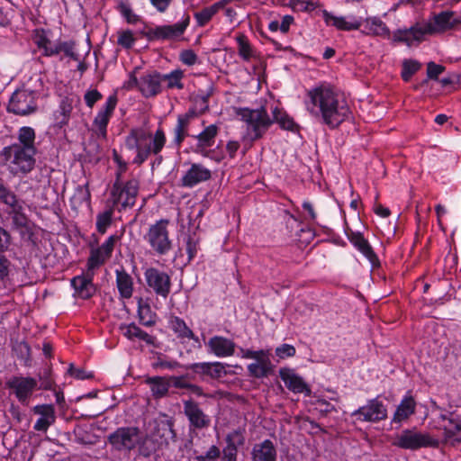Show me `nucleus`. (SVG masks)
Listing matches in <instances>:
<instances>
[{"mask_svg": "<svg viewBox=\"0 0 461 461\" xmlns=\"http://www.w3.org/2000/svg\"><path fill=\"white\" fill-rule=\"evenodd\" d=\"M116 286L119 294L123 299H129L133 294L132 277L126 272L123 267L115 270Z\"/></svg>", "mask_w": 461, "mask_h": 461, "instance_id": "72a5a7b5", "label": "nucleus"}, {"mask_svg": "<svg viewBox=\"0 0 461 461\" xmlns=\"http://www.w3.org/2000/svg\"><path fill=\"white\" fill-rule=\"evenodd\" d=\"M212 94V87L207 93L195 97V104L199 106L200 113H204L209 110V98Z\"/></svg>", "mask_w": 461, "mask_h": 461, "instance_id": "bf43d9fd", "label": "nucleus"}, {"mask_svg": "<svg viewBox=\"0 0 461 461\" xmlns=\"http://www.w3.org/2000/svg\"><path fill=\"white\" fill-rule=\"evenodd\" d=\"M184 413L187 417L190 426L203 429L210 426L211 420L199 406V403L193 401H184Z\"/></svg>", "mask_w": 461, "mask_h": 461, "instance_id": "6ab92c4d", "label": "nucleus"}, {"mask_svg": "<svg viewBox=\"0 0 461 461\" xmlns=\"http://www.w3.org/2000/svg\"><path fill=\"white\" fill-rule=\"evenodd\" d=\"M136 39L131 30L118 32L117 43L124 49H131Z\"/></svg>", "mask_w": 461, "mask_h": 461, "instance_id": "5fc2aeb1", "label": "nucleus"}, {"mask_svg": "<svg viewBox=\"0 0 461 461\" xmlns=\"http://www.w3.org/2000/svg\"><path fill=\"white\" fill-rule=\"evenodd\" d=\"M148 287L157 295L167 298L171 291V278L169 275L156 267H149L144 272Z\"/></svg>", "mask_w": 461, "mask_h": 461, "instance_id": "ddd939ff", "label": "nucleus"}, {"mask_svg": "<svg viewBox=\"0 0 461 461\" xmlns=\"http://www.w3.org/2000/svg\"><path fill=\"white\" fill-rule=\"evenodd\" d=\"M120 12L128 23L134 24L140 20L139 16L133 13L128 5L121 4Z\"/></svg>", "mask_w": 461, "mask_h": 461, "instance_id": "0e129e2a", "label": "nucleus"}, {"mask_svg": "<svg viewBox=\"0 0 461 461\" xmlns=\"http://www.w3.org/2000/svg\"><path fill=\"white\" fill-rule=\"evenodd\" d=\"M168 327L181 341L194 340L195 343H199L198 337L182 318L171 316L168 320Z\"/></svg>", "mask_w": 461, "mask_h": 461, "instance_id": "c756f323", "label": "nucleus"}, {"mask_svg": "<svg viewBox=\"0 0 461 461\" xmlns=\"http://www.w3.org/2000/svg\"><path fill=\"white\" fill-rule=\"evenodd\" d=\"M185 77L184 71L182 69H174L169 73L167 74H161L160 73V79H161V85L163 86V89L167 90H172V89H177L182 90L184 89V83L183 78Z\"/></svg>", "mask_w": 461, "mask_h": 461, "instance_id": "f704fd0d", "label": "nucleus"}, {"mask_svg": "<svg viewBox=\"0 0 461 461\" xmlns=\"http://www.w3.org/2000/svg\"><path fill=\"white\" fill-rule=\"evenodd\" d=\"M91 201V193L89 190L88 183L77 185L73 196L71 197V203L75 207H79L84 203L89 204Z\"/></svg>", "mask_w": 461, "mask_h": 461, "instance_id": "c03bdc74", "label": "nucleus"}, {"mask_svg": "<svg viewBox=\"0 0 461 461\" xmlns=\"http://www.w3.org/2000/svg\"><path fill=\"white\" fill-rule=\"evenodd\" d=\"M393 445L402 449L417 450L422 447H438V439L416 428L405 429L397 434Z\"/></svg>", "mask_w": 461, "mask_h": 461, "instance_id": "6e6552de", "label": "nucleus"}, {"mask_svg": "<svg viewBox=\"0 0 461 461\" xmlns=\"http://www.w3.org/2000/svg\"><path fill=\"white\" fill-rule=\"evenodd\" d=\"M219 133V127L216 124L206 126L199 134L192 135L197 140L195 151L203 157H212L210 148L215 143Z\"/></svg>", "mask_w": 461, "mask_h": 461, "instance_id": "aec40b11", "label": "nucleus"}, {"mask_svg": "<svg viewBox=\"0 0 461 461\" xmlns=\"http://www.w3.org/2000/svg\"><path fill=\"white\" fill-rule=\"evenodd\" d=\"M187 369L200 375L202 380L206 377L218 379L225 373L224 365L221 362L194 363L188 366Z\"/></svg>", "mask_w": 461, "mask_h": 461, "instance_id": "a878e982", "label": "nucleus"}, {"mask_svg": "<svg viewBox=\"0 0 461 461\" xmlns=\"http://www.w3.org/2000/svg\"><path fill=\"white\" fill-rule=\"evenodd\" d=\"M235 113L247 123L248 132L253 140L262 138L273 124V120L264 106L258 109L236 108Z\"/></svg>", "mask_w": 461, "mask_h": 461, "instance_id": "39448f33", "label": "nucleus"}, {"mask_svg": "<svg viewBox=\"0 0 461 461\" xmlns=\"http://www.w3.org/2000/svg\"><path fill=\"white\" fill-rule=\"evenodd\" d=\"M249 375L254 378L267 377L273 372L271 362H254L247 366Z\"/></svg>", "mask_w": 461, "mask_h": 461, "instance_id": "79ce46f5", "label": "nucleus"}, {"mask_svg": "<svg viewBox=\"0 0 461 461\" xmlns=\"http://www.w3.org/2000/svg\"><path fill=\"white\" fill-rule=\"evenodd\" d=\"M113 210L109 209L96 216V230L99 233L104 234L107 228L112 224Z\"/></svg>", "mask_w": 461, "mask_h": 461, "instance_id": "864d4df0", "label": "nucleus"}, {"mask_svg": "<svg viewBox=\"0 0 461 461\" xmlns=\"http://www.w3.org/2000/svg\"><path fill=\"white\" fill-rule=\"evenodd\" d=\"M317 5L312 1L304 0H293L291 7L295 12H306L310 13L316 8Z\"/></svg>", "mask_w": 461, "mask_h": 461, "instance_id": "6e6d98bb", "label": "nucleus"}, {"mask_svg": "<svg viewBox=\"0 0 461 461\" xmlns=\"http://www.w3.org/2000/svg\"><path fill=\"white\" fill-rule=\"evenodd\" d=\"M32 411L41 417L36 420L33 429L36 431L46 432L55 423V408L52 404H39L33 407Z\"/></svg>", "mask_w": 461, "mask_h": 461, "instance_id": "cd10ccee", "label": "nucleus"}, {"mask_svg": "<svg viewBox=\"0 0 461 461\" xmlns=\"http://www.w3.org/2000/svg\"><path fill=\"white\" fill-rule=\"evenodd\" d=\"M118 98L116 95H111L107 97L105 104L97 113L94 119L93 126L102 138H106L107 125L117 105Z\"/></svg>", "mask_w": 461, "mask_h": 461, "instance_id": "f3484780", "label": "nucleus"}, {"mask_svg": "<svg viewBox=\"0 0 461 461\" xmlns=\"http://www.w3.org/2000/svg\"><path fill=\"white\" fill-rule=\"evenodd\" d=\"M166 142L167 137L162 128H158L154 134L143 128H134L125 138L126 148L136 151L132 163L138 166L142 165L151 154L158 155Z\"/></svg>", "mask_w": 461, "mask_h": 461, "instance_id": "f03ea898", "label": "nucleus"}, {"mask_svg": "<svg viewBox=\"0 0 461 461\" xmlns=\"http://www.w3.org/2000/svg\"><path fill=\"white\" fill-rule=\"evenodd\" d=\"M151 308L147 302L140 297L138 299V315L140 318V321L142 325L146 327H151L155 324V321L152 320L150 316Z\"/></svg>", "mask_w": 461, "mask_h": 461, "instance_id": "de8ad7c7", "label": "nucleus"}, {"mask_svg": "<svg viewBox=\"0 0 461 461\" xmlns=\"http://www.w3.org/2000/svg\"><path fill=\"white\" fill-rule=\"evenodd\" d=\"M168 219H160L149 226L144 235L145 241L151 250L158 256L167 255L173 247L172 240L169 237Z\"/></svg>", "mask_w": 461, "mask_h": 461, "instance_id": "423d86ee", "label": "nucleus"}, {"mask_svg": "<svg viewBox=\"0 0 461 461\" xmlns=\"http://www.w3.org/2000/svg\"><path fill=\"white\" fill-rule=\"evenodd\" d=\"M73 110V99L70 97H64L59 105V109L55 112V122L59 128H62L69 122L71 113Z\"/></svg>", "mask_w": 461, "mask_h": 461, "instance_id": "c9c22d12", "label": "nucleus"}, {"mask_svg": "<svg viewBox=\"0 0 461 461\" xmlns=\"http://www.w3.org/2000/svg\"><path fill=\"white\" fill-rule=\"evenodd\" d=\"M366 34L387 38L390 36V30L387 25L376 16L368 17L365 22Z\"/></svg>", "mask_w": 461, "mask_h": 461, "instance_id": "4c0bfd02", "label": "nucleus"}, {"mask_svg": "<svg viewBox=\"0 0 461 461\" xmlns=\"http://www.w3.org/2000/svg\"><path fill=\"white\" fill-rule=\"evenodd\" d=\"M439 427L444 431V440L453 446L461 444V418L455 412L439 416Z\"/></svg>", "mask_w": 461, "mask_h": 461, "instance_id": "dca6fc26", "label": "nucleus"}, {"mask_svg": "<svg viewBox=\"0 0 461 461\" xmlns=\"http://www.w3.org/2000/svg\"><path fill=\"white\" fill-rule=\"evenodd\" d=\"M11 269V261L3 253H0V282L5 283L9 279Z\"/></svg>", "mask_w": 461, "mask_h": 461, "instance_id": "4d7b16f0", "label": "nucleus"}, {"mask_svg": "<svg viewBox=\"0 0 461 461\" xmlns=\"http://www.w3.org/2000/svg\"><path fill=\"white\" fill-rule=\"evenodd\" d=\"M13 350L22 359L28 358L31 355V348L25 341L16 342L13 347Z\"/></svg>", "mask_w": 461, "mask_h": 461, "instance_id": "680f3d73", "label": "nucleus"}, {"mask_svg": "<svg viewBox=\"0 0 461 461\" xmlns=\"http://www.w3.org/2000/svg\"><path fill=\"white\" fill-rule=\"evenodd\" d=\"M120 329L123 331V335L130 340L138 339L140 340L145 341L148 345L154 344L155 338L142 330L133 322L130 324H123L120 327Z\"/></svg>", "mask_w": 461, "mask_h": 461, "instance_id": "e433bc0d", "label": "nucleus"}, {"mask_svg": "<svg viewBox=\"0 0 461 461\" xmlns=\"http://www.w3.org/2000/svg\"><path fill=\"white\" fill-rule=\"evenodd\" d=\"M295 348L290 344H282L276 348V355L281 359L292 357L295 355Z\"/></svg>", "mask_w": 461, "mask_h": 461, "instance_id": "052dcab7", "label": "nucleus"}, {"mask_svg": "<svg viewBox=\"0 0 461 461\" xmlns=\"http://www.w3.org/2000/svg\"><path fill=\"white\" fill-rule=\"evenodd\" d=\"M308 112L330 129L338 128L349 118L350 109L332 87L321 85L309 91Z\"/></svg>", "mask_w": 461, "mask_h": 461, "instance_id": "f257e3e1", "label": "nucleus"}, {"mask_svg": "<svg viewBox=\"0 0 461 461\" xmlns=\"http://www.w3.org/2000/svg\"><path fill=\"white\" fill-rule=\"evenodd\" d=\"M163 91L160 73L157 70L149 71L140 77V92L146 98L157 96Z\"/></svg>", "mask_w": 461, "mask_h": 461, "instance_id": "412c9836", "label": "nucleus"}, {"mask_svg": "<svg viewBox=\"0 0 461 461\" xmlns=\"http://www.w3.org/2000/svg\"><path fill=\"white\" fill-rule=\"evenodd\" d=\"M107 442L113 451L130 454L140 442V430L138 427H120L107 436Z\"/></svg>", "mask_w": 461, "mask_h": 461, "instance_id": "0eeeda50", "label": "nucleus"}, {"mask_svg": "<svg viewBox=\"0 0 461 461\" xmlns=\"http://www.w3.org/2000/svg\"><path fill=\"white\" fill-rule=\"evenodd\" d=\"M244 431L240 429L227 434L226 446L221 450L217 446L212 445L208 450L196 456V461H238V449L245 444Z\"/></svg>", "mask_w": 461, "mask_h": 461, "instance_id": "20e7f679", "label": "nucleus"}, {"mask_svg": "<svg viewBox=\"0 0 461 461\" xmlns=\"http://www.w3.org/2000/svg\"><path fill=\"white\" fill-rule=\"evenodd\" d=\"M12 244V236L5 229L0 226V253L6 252Z\"/></svg>", "mask_w": 461, "mask_h": 461, "instance_id": "69168bd1", "label": "nucleus"}, {"mask_svg": "<svg viewBox=\"0 0 461 461\" xmlns=\"http://www.w3.org/2000/svg\"><path fill=\"white\" fill-rule=\"evenodd\" d=\"M38 95L37 90L17 89L9 100L7 111L20 116L32 114L37 111Z\"/></svg>", "mask_w": 461, "mask_h": 461, "instance_id": "1a4fd4ad", "label": "nucleus"}, {"mask_svg": "<svg viewBox=\"0 0 461 461\" xmlns=\"http://www.w3.org/2000/svg\"><path fill=\"white\" fill-rule=\"evenodd\" d=\"M236 40L239 47V55L243 60L249 61L255 57V51L244 34H240Z\"/></svg>", "mask_w": 461, "mask_h": 461, "instance_id": "09e8293b", "label": "nucleus"}, {"mask_svg": "<svg viewBox=\"0 0 461 461\" xmlns=\"http://www.w3.org/2000/svg\"><path fill=\"white\" fill-rule=\"evenodd\" d=\"M61 52L73 60H79V56L75 51V42L72 41H61Z\"/></svg>", "mask_w": 461, "mask_h": 461, "instance_id": "774afa93", "label": "nucleus"}, {"mask_svg": "<svg viewBox=\"0 0 461 461\" xmlns=\"http://www.w3.org/2000/svg\"><path fill=\"white\" fill-rule=\"evenodd\" d=\"M348 240L372 263L378 261L377 256L373 250L368 240L359 231L350 230L347 233Z\"/></svg>", "mask_w": 461, "mask_h": 461, "instance_id": "7c9ffc66", "label": "nucleus"}, {"mask_svg": "<svg viewBox=\"0 0 461 461\" xmlns=\"http://www.w3.org/2000/svg\"><path fill=\"white\" fill-rule=\"evenodd\" d=\"M18 140L19 143L16 144L21 148L30 149L36 152V148L34 146L35 131L32 128L27 126L22 127L18 131Z\"/></svg>", "mask_w": 461, "mask_h": 461, "instance_id": "37998d69", "label": "nucleus"}, {"mask_svg": "<svg viewBox=\"0 0 461 461\" xmlns=\"http://www.w3.org/2000/svg\"><path fill=\"white\" fill-rule=\"evenodd\" d=\"M94 271L87 270L86 275L77 276L71 279V285L76 294L83 299H90L96 292L95 285L93 283Z\"/></svg>", "mask_w": 461, "mask_h": 461, "instance_id": "5701e85b", "label": "nucleus"}, {"mask_svg": "<svg viewBox=\"0 0 461 461\" xmlns=\"http://www.w3.org/2000/svg\"><path fill=\"white\" fill-rule=\"evenodd\" d=\"M190 24V15L185 14L180 22L170 25H159L148 28L145 37L150 41H173L183 36Z\"/></svg>", "mask_w": 461, "mask_h": 461, "instance_id": "9b49d317", "label": "nucleus"}, {"mask_svg": "<svg viewBox=\"0 0 461 461\" xmlns=\"http://www.w3.org/2000/svg\"><path fill=\"white\" fill-rule=\"evenodd\" d=\"M423 25L415 24L409 29H399L393 32V40L395 42L411 46L414 41L421 42L426 35Z\"/></svg>", "mask_w": 461, "mask_h": 461, "instance_id": "bb28decb", "label": "nucleus"}, {"mask_svg": "<svg viewBox=\"0 0 461 461\" xmlns=\"http://www.w3.org/2000/svg\"><path fill=\"white\" fill-rule=\"evenodd\" d=\"M118 240L117 235H111L101 246L90 249V255L86 262L89 272L103 266L112 257L114 245Z\"/></svg>", "mask_w": 461, "mask_h": 461, "instance_id": "2eb2a0df", "label": "nucleus"}, {"mask_svg": "<svg viewBox=\"0 0 461 461\" xmlns=\"http://www.w3.org/2000/svg\"><path fill=\"white\" fill-rule=\"evenodd\" d=\"M445 71V67L442 65L436 64L434 62H429L427 65V75L429 79L438 80V76Z\"/></svg>", "mask_w": 461, "mask_h": 461, "instance_id": "338daca9", "label": "nucleus"}, {"mask_svg": "<svg viewBox=\"0 0 461 461\" xmlns=\"http://www.w3.org/2000/svg\"><path fill=\"white\" fill-rule=\"evenodd\" d=\"M322 17L324 22L329 26H334L339 31H353L358 30L361 26V22L357 19L347 21L343 16H336L327 10L322 11Z\"/></svg>", "mask_w": 461, "mask_h": 461, "instance_id": "2f4dec72", "label": "nucleus"}, {"mask_svg": "<svg viewBox=\"0 0 461 461\" xmlns=\"http://www.w3.org/2000/svg\"><path fill=\"white\" fill-rule=\"evenodd\" d=\"M140 456L149 457L157 450V443L151 438L148 436L143 437L140 434V442L137 447Z\"/></svg>", "mask_w": 461, "mask_h": 461, "instance_id": "603ef678", "label": "nucleus"}, {"mask_svg": "<svg viewBox=\"0 0 461 461\" xmlns=\"http://www.w3.org/2000/svg\"><path fill=\"white\" fill-rule=\"evenodd\" d=\"M277 450L270 439L256 443L251 451V461H276Z\"/></svg>", "mask_w": 461, "mask_h": 461, "instance_id": "c85d7f7f", "label": "nucleus"}, {"mask_svg": "<svg viewBox=\"0 0 461 461\" xmlns=\"http://www.w3.org/2000/svg\"><path fill=\"white\" fill-rule=\"evenodd\" d=\"M222 10L218 2L202 8L200 11L195 12L194 14V17L196 22V25L198 27L206 26L212 19L221 11Z\"/></svg>", "mask_w": 461, "mask_h": 461, "instance_id": "58836bf2", "label": "nucleus"}, {"mask_svg": "<svg viewBox=\"0 0 461 461\" xmlns=\"http://www.w3.org/2000/svg\"><path fill=\"white\" fill-rule=\"evenodd\" d=\"M35 151L23 149L17 144L5 147L0 152V158L7 166L14 176L26 175L31 172L35 165Z\"/></svg>", "mask_w": 461, "mask_h": 461, "instance_id": "7ed1b4c3", "label": "nucleus"}, {"mask_svg": "<svg viewBox=\"0 0 461 461\" xmlns=\"http://www.w3.org/2000/svg\"><path fill=\"white\" fill-rule=\"evenodd\" d=\"M0 202L10 209L21 203L15 193L5 185L3 181H0Z\"/></svg>", "mask_w": 461, "mask_h": 461, "instance_id": "8fccbe9b", "label": "nucleus"}, {"mask_svg": "<svg viewBox=\"0 0 461 461\" xmlns=\"http://www.w3.org/2000/svg\"><path fill=\"white\" fill-rule=\"evenodd\" d=\"M454 12L445 11L434 15L432 22L425 23L424 29L427 34L443 32L452 29L458 21H453Z\"/></svg>", "mask_w": 461, "mask_h": 461, "instance_id": "393cba45", "label": "nucleus"}, {"mask_svg": "<svg viewBox=\"0 0 461 461\" xmlns=\"http://www.w3.org/2000/svg\"><path fill=\"white\" fill-rule=\"evenodd\" d=\"M416 411V401L411 395H405L397 406L392 422L402 423L409 419Z\"/></svg>", "mask_w": 461, "mask_h": 461, "instance_id": "473e14b6", "label": "nucleus"}, {"mask_svg": "<svg viewBox=\"0 0 461 461\" xmlns=\"http://www.w3.org/2000/svg\"><path fill=\"white\" fill-rule=\"evenodd\" d=\"M189 126L190 124L177 118L176 124L174 128V138L173 144L177 148H181L185 139L189 135Z\"/></svg>", "mask_w": 461, "mask_h": 461, "instance_id": "a18cd8bd", "label": "nucleus"}, {"mask_svg": "<svg viewBox=\"0 0 461 461\" xmlns=\"http://www.w3.org/2000/svg\"><path fill=\"white\" fill-rule=\"evenodd\" d=\"M357 420L366 422H379L387 418V408L379 397L368 400L365 406L359 407L351 413Z\"/></svg>", "mask_w": 461, "mask_h": 461, "instance_id": "4468645a", "label": "nucleus"}, {"mask_svg": "<svg viewBox=\"0 0 461 461\" xmlns=\"http://www.w3.org/2000/svg\"><path fill=\"white\" fill-rule=\"evenodd\" d=\"M9 213L12 215V223L14 229H26L28 227L29 220L23 212L21 203L11 208Z\"/></svg>", "mask_w": 461, "mask_h": 461, "instance_id": "49530a36", "label": "nucleus"}, {"mask_svg": "<svg viewBox=\"0 0 461 461\" xmlns=\"http://www.w3.org/2000/svg\"><path fill=\"white\" fill-rule=\"evenodd\" d=\"M139 192V181L135 178L130 179L124 185L121 181H115L111 195L114 205H120L119 211L131 208L136 203Z\"/></svg>", "mask_w": 461, "mask_h": 461, "instance_id": "f8f14e48", "label": "nucleus"}, {"mask_svg": "<svg viewBox=\"0 0 461 461\" xmlns=\"http://www.w3.org/2000/svg\"><path fill=\"white\" fill-rule=\"evenodd\" d=\"M279 376L285 383L286 388L294 393H303L305 396L312 395V389L302 376L289 367L279 369Z\"/></svg>", "mask_w": 461, "mask_h": 461, "instance_id": "a211bd4d", "label": "nucleus"}, {"mask_svg": "<svg viewBox=\"0 0 461 461\" xmlns=\"http://www.w3.org/2000/svg\"><path fill=\"white\" fill-rule=\"evenodd\" d=\"M146 383L150 385L152 395L155 398H162L167 394L170 384L169 381L163 376L149 377Z\"/></svg>", "mask_w": 461, "mask_h": 461, "instance_id": "a19ab883", "label": "nucleus"}, {"mask_svg": "<svg viewBox=\"0 0 461 461\" xmlns=\"http://www.w3.org/2000/svg\"><path fill=\"white\" fill-rule=\"evenodd\" d=\"M208 351L217 357H229L234 355L236 343L223 336H213L205 343Z\"/></svg>", "mask_w": 461, "mask_h": 461, "instance_id": "4be33fe9", "label": "nucleus"}, {"mask_svg": "<svg viewBox=\"0 0 461 461\" xmlns=\"http://www.w3.org/2000/svg\"><path fill=\"white\" fill-rule=\"evenodd\" d=\"M271 120H273V123L276 122L282 129L291 131H294L297 129V125L294 119L290 117L282 108L275 106L271 109Z\"/></svg>", "mask_w": 461, "mask_h": 461, "instance_id": "ea45409f", "label": "nucleus"}, {"mask_svg": "<svg viewBox=\"0 0 461 461\" xmlns=\"http://www.w3.org/2000/svg\"><path fill=\"white\" fill-rule=\"evenodd\" d=\"M54 384V380L50 377V369H46L39 375L38 390H51Z\"/></svg>", "mask_w": 461, "mask_h": 461, "instance_id": "13d9d810", "label": "nucleus"}, {"mask_svg": "<svg viewBox=\"0 0 461 461\" xmlns=\"http://www.w3.org/2000/svg\"><path fill=\"white\" fill-rule=\"evenodd\" d=\"M180 61L187 66H193L197 62L198 57L192 50H182L179 54Z\"/></svg>", "mask_w": 461, "mask_h": 461, "instance_id": "e2e57ef3", "label": "nucleus"}, {"mask_svg": "<svg viewBox=\"0 0 461 461\" xmlns=\"http://www.w3.org/2000/svg\"><path fill=\"white\" fill-rule=\"evenodd\" d=\"M212 177L209 168L199 163L192 164L190 168L181 178V185L185 187H194L199 183L205 182Z\"/></svg>", "mask_w": 461, "mask_h": 461, "instance_id": "b1692460", "label": "nucleus"}, {"mask_svg": "<svg viewBox=\"0 0 461 461\" xmlns=\"http://www.w3.org/2000/svg\"><path fill=\"white\" fill-rule=\"evenodd\" d=\"M5 387L21 404L28 405L34 392L38 390V380L32 376L15 375L5 382Z\"/></svg>", "mask_w": 461, "mask_h": 461, "instance_id": "9d476101", "label": "nucleus"}, {"mask_svg": "<svg viewBox=\"0 0 461 461\" xmlns=\"http://www.w3.org/2000/svg\"><path fill=\"white\" fill-rule=\"evenodd\" d=\"M420 68V63L413 59H404L402 65V78L408 82L412 76Z\"/></svg>", "mask_w": 461, "mask_h": 461, "instance_id": "3c124183", "label": "nucleus"}]
</instances>
